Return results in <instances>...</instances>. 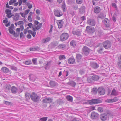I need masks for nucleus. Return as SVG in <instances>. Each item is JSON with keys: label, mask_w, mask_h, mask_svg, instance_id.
<instances>
[{"label": "nucleus", "mask_w": 121, "mask_h": 121, "mask_svg": "<svg viewBox=\"0 0 121 121\" xmlns=\"http://www.w3.org/2000/svg\"><path fill=\"white\" fill-rule=\"evenodd\" d=\"M31 98L32 100L35 102H37L39 101L40 97L37 94L34 92L32 93Z\"/></svg>", "instance_id": "nucleus-1"}, {"label": "nucleus", "mask_w": 121, "mask_h": 121, "mask_svg": "<svg viewBox=\"0 0 121 121\" xmlns=\"http://www.w3.org/2000/svg\"><path fill=\"white\" fill-rule=\"evenodd\" d=\"M103 45L105 49H107L111 47V43L110 41L107 40L103 43Z\"/></svg>", "instance_id": "nucleus-2"}, {"label": "nucleus", "mask_w": 121, "mask_h": 121, "mask_svg": "<svg viewBox=\"0 0 121 121\" xmlns=\"http://www.w3.org/2000/svg\"><path fill=\"white\" fill-rule=\"evenodd\" d=\"M69 37L68 34L66 33H63L60 35V39L61 41H63L66 40Z\"/></svg>", "instance_id": "nucleus-3"}, {"label": "nucleus", "mask_w": 121, "mask_h": 121, "mask_svg": "<svg viewBox=\"0 0 121 121\" xmlns=\"http://www.w3.org/2000/svg\"><path fill=\"white\" fill-rule=\"evenodd\" d=\"M82 50L85 55H87L90 52L91 50L87 47L84 46L82 48Z\"/></svg>", "instance_id": "nucleus-4"}, {"label": "nucleus", "mask_w": 121, "mask_h": 121, "mask_svg": "<svg viewBox=\"0 0 121 121\" xmlns=\"http://www.w3.org/2000/svg\"><path fill=\"white\" fill-rule=\"evenodd\" d=\"M95 30L94 28L91 26H87L86 27V31L89 33H92L95 31Z\"/></svg>", "instance_id": "nucleus-5"}, {"label": "nucleus", "mask_w": 121, "mask_h": 121, "mask_svg": "<svg viewBox=\"0 0 121 121\" xmlns=\"http://www.w3.org/2000/svg\"><path fill=\"white\" fill-rule=\"evenodd\" d=\"M89 104H94L101 103V101L99 100L93 99L88 101Z\"/></svg>", "instance_id": "nucleus-6"}, {"label": "nucleus", "mask_w": 121, "mask_h": 121, "mask_svg": "<svg viewBox=\"0 0 121 121\" xmlns=\"http://www.w3.org/2000/svg\"><path fill=\"white\" fill-rule=\"evenodd\" d=\"M107 115L105 113L101 114L100 115V119L102 121H103L106 120L107 119Z\"/></svg>", "instance_id": "nucleus-7"}, {"label": "nucleus", "mask_w": 121, "mask_h": 121, "mask_svg": "<svg viewBox=\"0 0 121 121\" xmlns=\"http://www.w3.org/2000/svg\"><path fill=\"white\" fill-rule=\"evenodd\" d=\"M56 22L59 28H60L62 27L64 23V21L62 20H57Z\"/></svg>", "instance_id": "nucleus-8"}, {"label": "nucleus", "mask_w": 121, "mask_h": 121, "mask_svg": "<svg viewBox=\"0 0 121 121\" xmlns=\"http://www.w3.org/2000/svg\"><path fill=\"white\" fill-rule=\"evenodd\" d=\"M38 60L39 61V63L40 64H42L43 62V61L44 60L43 59L41 58L40 57L38 58H34L32 59V61L33 63L34 64L36 63V61Z\"/></svg>", "instance_id": "nucleus-9"}, {"label": "nucleus", "mask_w": 121, "mask_h": 121, "mask_svg": "<svg viewBox=\"0 0 121 121\" xmlns=\"http://www.w3.org/2000/svg\"><path fill=\"white\" fill-rule=\"evenodd\" d=\"M99 93L101 95H104L105 93V89L103 88L99 87L98 89Z\"/></svg>", "instance_id": "nucleus-10"}, {"label": "nucleus", "mask_w": 121, "mask_h": 121, "mask_svg": "<svg viewBox=\"0 0 121 121\" xmlns=\"http://www.w3.org/2000/svg\"><path fill=\"white\" fill-rule=\"evenodd\" d=\"M55 15L58 17H60L63 15V13L60 10H56L54 11Z\"/></svg>", "instance_id": "nucleus-11"}, {"label": "nucleus", "mask_w": 121, "mask_h": 121, "mask_svg": "<svg viewBox=\"0 0 121 121\" xmlns=\"http://www.w3.org/2000/svg\"><path fill=\"white\" fill-rule=\"evenodd\" d=\"M72 33L74 35H76L79 36L80 35V32L78 29L74 28L72 32Z\"/></svg>", "instance_id": "nucleus-12"}, {"label": "nucleus", "mask_w": 121, "mask_h": 121, "mask_svg": "<svg viewBox=\"0 0 121 121\" xmlns=\"http://www.w3.org/2000/svg\"><path fill=\"white\" fill-rule=\"evenodd\" d=\"M76 59L78 62H81L83 60L82 56L79 54H77L76 56Z\"/></svg>", "instance_id": "nucleus-13"}, {"label": "nucleus", "mask_w": 121, "mask_h": 121, "mask_svg": "<svg viewBox=\"0 0 121 121\" xmlns=\"http://www.w3.org/2000/svg\"><path fill=\"white\" fill-rule=\"evenodd\" d=\"M99 114L95 112H92L91 114V117L93 119H95L97 118L98 117Z\"/></svg>", "instance_id": "nucleus-14"}, {"label": "nucleus", "mask_w": 121, "mask_h": 121, "mask_svg": "<svg viewBox=\"0 0 121 121\" xmlns=\"http://www.w3.org/2000/svg\"><path fill=\"white\" fill-rule=\"evenodd\" d=\"M52 99L50 98H46L43 100V103H49L52 102Z\"/></svg>", "instance_id": "nucleus-15"}, {"label": "nucleus", "mask_w": 121, "mask_h": 121, "mask_svg": "<svg viewBox=\"0 0 121 121\" xmlns=\"http://www.w3.org/2000/svg\"><path fill=\"white\" fill-rule=\"evenodd\" d=\"M104 21L106 27H108L110 26V23L108 19L105 18L104 19Z\"/></svg>", "instance_id": "nucleus-16"}, {"label": "nucleus", "mask_w": 121, "mask_h": 121, "mask_svg": "<svg viewBox=\"0 0 121 121\" xmlns=\"http://www.w3.org/2000/svg\"><path fill=\"white\" fill-rule=\"evenodd\" d=\"M11 90L12 93L15 94L17 92L18 89L16 87L13 86L11 87Z\"/></svg>", "instance_id": "nucleus-17"}, {"label": "nucleus", "mask_w": 121, "mask_h": 121, "mask_svg": "<svg viewBox=\"0 0 121 121\" xmlns=\"http://www.w3.org/2000/svg\"><path fill=\"white\" fill-rule=\"evenodd\" d=\"M68 63L70 64H73L75 62V60L73 58H70L68 60Z\"/></svg>", "instance_id": "nucleus-18"}, {"label": "nucleus", "mask_w": 121, "mask_h": 121, "mask_svg": "<svg viewBox=\"0 0 121 121\" xmlns=\"http://www.w3.org/2000/svg\"><path fill=\"white\" fill-rule=\"evenodd\" d=\"M87 23L89 25L92 26H94L95 25V22L93 19H89L87 21Z\"/></svg>", "instance_id": "nucleus-19"}, {"label": "nucleus", "mask_w": 121, "mask_h": 121, "mask_svg": "<svg viewBox=\"0 0 121 121\" xmlns=\"http://www.w3.org/2000/svg\"><path fill=\"white\" fill-rule=\"evenodd\" d=\"M90 65L94 69H97L99 67V65L97 64L94 62L91 63Z\"/></svg>", "instance_id": "nucleus-20"}, {"label": "nucleus", "mask_w": 121, "mask_h": 121, "mask_svg": "<svg viewBox=\"0 0 121 121\" xmlns=\"http://www.w3.org/2000/svg\"><path fill=\"white\" fill-rule=\"evenodd\" d=\"M100 9L99 7H96L94 8V12L96 13H98L100 12Z\"/></svg>", "instance_id": "nucleus-21"}, {"label": "nucleus", "mask_w": 121, "mask_h": 121, "mask_svg": "<svg viewBox=\"0 0 121 121\" xmlns=\"http://www.w3.org/2000/svg\"><path fill=\"white\" fill-rule=\"evenodd\" d=\"M49 84L51 87H54L56 86L57 84V83L55 82L52 81L49 82Z\"/></svg>", "instance_id": "nucleus-22"}, {"label": "nucleus", "mask_w": 121, "mask_h": 121, "mask_svg": "<svg viewBox=\"0 0 121 121\" xmlns=\"http://www.w3.org/2000/svg\"><path fill=\"white\" fill-rule=\"evenodd\" d=\"M30 79L32 81H34L36 79V77L33 74H30L29 76Z\"/></svg>", "instance_id": "nucleus-23"}, {"label": "nucleus", "mask_w": 121, "mask_h": 121, "mask_svg": "<svg viewBox=\"0 0 121 121\" xmlns=\"http://www.w3.org/2000/svg\"><path fill=\"white\" fill-rule=\"evenodd\" d=\"M51 63L52 62L51 61L47 62V64L45 66V69H47L49 68Z\"/></svg>", "instance_id": "nucleus-24"}, {"label": "nucleus", "mask_w": 121, "mask_h": 121, "mask_svg": "<svg viewBox=\"0 0 121 121\" xmlns=\"http://www.w3.org/2000/svg\"><path fill=\"white\" fill-rule=\"evenodd\" d=\"M2 71L4 73H7L9 71V69L6 67H3L1 69Z\"/></svg>", "instance_id": "nucleus-25"}, {"label": "nucleus", "mask_w": 121, "mask_h": 121, "mask_svg": "<svg viewBox=\"0 0 121 121\" xmlns=\"http://www.w3.org/2000/svg\"><path fill=\"white\" fill-rule=\"evenodd\" d=\"M118 92L115 89H113L112 91L111 95L116 96L118 95Z\"/></svg>", "instance_id": "nucleus-26"}, {"label": "nucleus", "mask_w": 121, "mask_h": 121, "mask_svg": "<svg viewBox=\"0 0 121 121\" xmlns=\"http://www.w3.org/2000/svg\"><path fill=\"white\" fill-rule=\"evenodd\" d=\"M24 22L23 21H20L18 22L17 24L18 25H21L20 26V27L21 29H22V30L23 29V27L22 25L24 24Z\"/></svg>", "instance_id": "nucleus-27"}, {"label": "nucleus", "mask_w": 121, "mask_h": 121, "mask_svg": "<svg viewBox=\"0 0 121 121\" xmlns=\"http://www.w3.org/2000/svg\"><path fill=\"white\" fill-rule=\"evenodd\" d=\"M87 81L89 83H91L92 82L94 81L92 76H91L88 77L87 79Z\"/></svg>", "instance_id": "nucleus-28"}, {"label": "nucleus", "mask_w": 121, "mask_h": 121, "mask_svg": "<svg viewBox=\"0 0 121 121\" xmlns=\"http://www.w3.org/2000/svg\"><path fill=\"white\" fill-rule=\"evenodd\" d=\"M92 77L94 81L98 80L99 79V76L97 75H93L92 76Z\"/></svg>", "instance_id": "nucleus-29"}, {"label": "nucleus", "mask_w": 121, "mask_h": 121, "mask_svg": "<svg viewBox=\"0 0 121 121\" xmlns=\"http://www.w3.org/2000/svg\"><path fill=\"white\" fill-rule=\"evenodd\" d=\"M19 18V15L18 14L16 13L13 17L14 20L15 21H17L18 20Z\"/></svg>", "instance_id": "nucleus-30"}, {"label": "nucleus", "mask_w": 121, "mask_h": 121, "mask_svg": "<svg viewBox=\"0 0 121 121\" xmlns=\"http://www.w3.org/2000/svg\"><path fill=\"white\" fill-rule=\"evenodd\" d=\"M50 40V38L49 37L47 38L43 39L42 40V42L43 43H47Z\"/></svg>", "instance_id": "nucleus-31"}, {"label": "nucleus", "mask_w": 121, "mask_h": 121, "mask_svg": "<svg viewBox=\"0 0 121 121\" xmlns=\"http://www.w3.org/2000/svg\"><path fill=\"white\" fill-rule=\"evenodd\" d=\"M66 98L69 101L72 102L73 101V97L69 95H67L66 96Z\"/></svg>", "instance_id": "nucleus-32"}, {"label": "nucleus", "mask_w": 121, "mask_h": 121, "mask_svg": "<svg viewBox=\"0 0 121 121\" xmlns=\"http://www.w3.org/2000/svg\"><path fill=\"white\" fill-rule=\"evenodd\" d=\"M69 83V85L73 87H75L76 85L75 82L73 81H70Z\"/></svg>", "instance_id": "nucleus-33"}, {"label": "nucleus", "mask_w": 121, "mask_h": 121, "mask_svg": "<svg viewBox=\"0 0 121 121\" xmlns=\"http://www.w3.org/2000/svg\"><path fill=\"white\" fill-rule=\"evenodd\" d=\"M103 49L104 48L102 46L100 47L99 48L97 52L100 53H101L103 52Z\"/></svg>", "instance_id": "nucleus-34"}, {"label": "nucleus", "mask_w": 121, "mask_h": 121, "mask_svg": "<svg viewBox=\"0 0 121 121\" xmlns=\"http://www.w3.org/2000/svg\"><path fill=\"white\" fill-rule=\"evenodd\" d=\"M26 97L27 99H30L31 97V94L28 93H26Z\"/></svg>", "instance_id": "nucleus-35"}, {"label": "nucleus", "mask_w": 121, "mask_h": 121, "mask_svg": "<svg viewBox=\"0 0 121 121\" xmlns=\"http://www.w3.org/2000/svg\"><path fill=\"white\" fill-rule=\"evenodd\" d=\"M11 87V86L10 84H8L5 86V88L7 90H9Z\"/></svg>", "instance_id": "nucleus-36"}, {"label": "nucleus", "mask_w": 121, "mask_h": 121, "mask_svg": "<svg viewBox=\"0 0 121 121\" xmlns=\"http://www.w3.org/2000/svg\"><path fill=\"white\" fill-rule=\"evenodd\" d=\"M28 33H31L33 36L34 37H35V35L36 33L35 32H32L31 30H29L28 32Z\"/></svg>", "instance_id": "nucleus-37"}, {"label": "nucleus", "mask_w": 121, "mask_h": 121, "mask_svg": "<svg viewBox=\"0 0 121 121\" xmlns=\"http://www.w3.org/2000/svg\"><path fill=\"white\" fill-rule=\"evenodd\" d=\"M85 9L84 8L82 7L80 8L79 11L81 13H82L85 12Z\"/></svg>", "instance_id": "nucleus-38"}, {"label": "nucleus", "mask_w": 121, "mask_h": 121, "mask_svg": "<svg viewBox=\"0 0 121 121\" xmlns=\"http://www.w3.org/2000/svg\"><path fill=\"white\" fill-rule=\"evenodd\" d=\"M9 32L11 34L14 35L15 33V32L13 31V30L12 29H9Z\"/></svg>", "instance_id": "nucleus-39"}, {"label": "nucleus", "mask_w": 121, "mask_h": 121, "mask_svg": "<svg viewBox=\"0 0 121 121\" xmlns=\"http://www.w3.org/2000/svg\"><path fill=\"white\" fill-rule=\"evenodd\" d=\"M111 100L112 103H113L117 101L118 100V99L117 97H115L113 99H111Z\"/></svg>", "instance_id": "nucleus-40"}, {"label": "nucleus", "mask_w": 121, "mask_h": 121, "mask_svg": "<svg viewBox=\"0 0 121 121\" xmlns=\"http://www.w3.org/2000/svg\"><path fill=\"white\" fill-rule=\"evenodd\" d=\"M24 64L27 65H30L31 64V61L30 60L26 61L25 62Z\"/></svg>", "instance_id": "nucleus-41"}, {"label": "nucleus", "mask_w": 121, "mask_h": 121, "mask_svg": "<svg viewBox=\"0 0 121 121\" xmlns=\"http://www.w3.org/2000/svg\"><path fill=\"white\" fill-rule=\"evenodd\" d=\"M65 57L64 55H61L59 56V59L60 60H62L65 59Z\"/></svg>", "instance_id": "nucleus-42"}, {"label": "nucleus", "mask_w": 121, "mask_h": 121, "mask_svg": "<svg viewBox=\"0 0 121 121\" xmlns=\"http://www.w3.org/2000/svg\"><path fill=\"white\" fill-rule=\"evenodd\" d=\"M70 44L72 46H76L75 42L74 40H72L71 41Z\"/></svg>", "instance_id": "nucleus-43"}, {"label": "nucleus", "mask_w": 121, "mask_h": 121, "mask_svg": "<svg viewBox=\"0 0 121 121\" xmlns=\"http://www.w3.org/2000/svg\"><path fill=\"white\" fill-rule=\"evenodd\" d=\"M42 26V24L41 23H40L36 27V28L37 30H39L40 29Z\"/></svg>", "instance_id": "nucleus-44"}, {"label": "nucleus", "mask_w": 121, "mask_h": 121, "mask_svg": "<svg viewBox=\"0 0 121 121\" xmlns=\"http://www.w3.org/2000/svg\"><path fill=\"white\" fill-rule=\"evenodd\" d=\"M65 47V46L64 45L60 44L58 46V48L60 49H62L63 50V48Z\"/></svg>", "instance_id": "nucleus-45"}, {"label": "nucleus", "mask_w": 121, "mask_h": 121, "mask_svg": "<svg viewBox=\"0 0 121 121\" xmlns=\"http://www.w3.org/2000/svg\"><path fill=\"white\" fill-rule=\"evenodd\" d=\"M97 110L99 112H103V109L102 108L99 107L98 108Z\"/></svg>", "instance_id": "nucleus-46"}, {"label": "nucleus", "mask_w": 121, "mask_h": 121, "mask_svg": "<svg viewBox=\"0 0 121 121\" xmlns=\"http://www.w3.org/2000/svg\"><path fill=\"white\" fill-rule=\"evenodd\" d=\"M16 1V0H11L9 2V5L12 4L13 3H15Z\"/></svg>", "instance_id": "nucleus-47"}, {"label": "nucleus", "mask_w": 121, "mask_h": 121, "mask_svg": "<svg viewBox=\"0 0 121 121\" xmlns=\"http://www.w3.org/2000/svg\"><path fill=\"white\" fill-rule=\"evenodd\" d=\"M48 117H43L42 118L40 119L41 121H46Z\"/></svg>", "instance_id": "nucleus-48"}, {"label": "nucleus", "mask_w": 121, "mask_h": 121, "mask_svg": "<svg viewBox=\"0 0 121 121\" xmlns=\"http://www.w3.org/2000/svg\"><path fill=\"white\" fill-rule=\"evenodd\" d=\"M27 5L28 8L29 9L31 8L32 7V4L29 3H28L27 4Z\"/></svg>", "instance_id": "nucleus-49"}, {"label": "nucleus", "mask_w": 121, "mask_h": 121, "mask_svg": "<svg viewBox=\"0 0 121 121\" xmlns=\"http://www.w3.org/2000/svg\"><path fill=\"white\" fill-rule=\"evenodd\" d=\"M4 103L6 105H11L12 104V103L5 101H4Z\"/></svg>", "instance_id": "nucleus-50"}, {"label": "nucleus", "mask_w": 121, "mask_h": 121, "mask_svg": "<svg viewBox=\"0 0 121 121\" xmlns=\"http://www.w3.org/2000/svg\"><path fill=\"white\" fill-rule=\"evenodd\" d=\"M117 65L119 68L121 69V61H119L117 63Z\"/></svg>", "instance_id": "nucleus-51"}, {"label": "nucleus", "mask_w": 121, "mask_h": 121, "mask_svg": "<svg viewBox=\"0 0 121 121\" xmlns=\"http://www.w3.org/2000/svg\"><path fill=\"white\" fill-rule=\"evenodd\" d=\"M91 111L94 110L95 109V106H92L89 107Z\"/></svg>", "instance_id": "nucleus-52"}, {"label": "nucleus", "mask_w": 121, "mask_h": 121, "mask_svg": "<svg viewBox=\"0 0 121 121\" xmlns=\"http://www.w3.org/2000/svg\"><path fill=\"white\" fill-rule=\"evenodd\" d=\"M5 12L7 14L11 13V11L10 10L8 9H6L5 10Z\"/></svg>", "instance_id": "nucleus-53"}, {"label": "nucleus", "mask_w": 121, "mask_h": 121, "mask_svg": "<svg viewBox=\"0 0 121 121\" xmlns=\"http://www.w3.org/2000/svg\"><path fill=\"white\" fill-rule=\"evenodd\" d=\"M76 2L78 4H81L82 2V0H76Z\"/></svg>", "instance_id": "nucleus-54"}, {"label": "nucleus", "mask_w": 121, "mask_h": 121, "mask_svg": "<svg viewBox=\"0 0 121 121\" xmlns=\"http://www.w3.org/2000/svg\"><path fill=\"white\" fill-rule=\"evenodd\" d=\"M20 14L23 17H26V15L24 13H20Z\"/></svg>", "instance_id": "nucleus-55"}, {"label": "nucleus", "mask_w": 121, "mask_h": 121, "mask_svg": "<svg viewBox=\"0 0 121 121\" xmlns=\"http://www.w3.org/2000/svg\"><path fill=\"white\" fill-rule=\"evenodd\" d=\"M18 3L19 4V5L20 6L22 4V0H18Z\"/></svg>", "instance_id": "nucleus-56"}, {"label": "nucleus", "mask_w": 121, "mask_h": 121, "mask_svg": "<svg viewBox=\"0 0 121 121\" xmlns=\"http://www.w3.org/2000/svg\"><path fill=\"white\" fill-rule=\"evenodd\" d=\"M7 17H8L10 18L12 16L11 15V13H10L9 14H7Z\"/></svg>", "instance_id": "nucleus-57"}, {"label": "nucleus", "mask_w": 121, "mask_h": 121, "mask_svg": "<svg viewBox=\"0 0 121 121\" xmlns=\"http://www.w3.org/2000/svg\"><path fill=\"white\" fill-rule=\"evenodd\" d=\"M30 10V9H28L27 10H26L25 11V13L26 15H27L29 12Z\"/></svg>", "instance_id": "nucleus-58"}, {"label": "nucleus", "mask_w": 121, "mask_h": 121, "mask_svg": "<svg viewBox=\"0 0 121 121\" xmlns=\"http://www.w3.org/2000/svg\"><path fill=\"white\" fill-rule=\"evenodd\" d=\"M36 49V48H31L30 49V50L31 51H35Z\"/></svg>", "instance_id": "nucleus-59"}, {"label": "nucleus", "mask_w": 121, "mask_h": 121, "mask_svg": "<svg viewBox=\"0 0 121 121\" xmlns=\"http://www.w3.org/2000/svg\"><path fill=\"white\" fill-rule=\"evenodd\" d=\"M105 101L107 103H112L111 99H108L106 100Z\"/></svg>", "instance_id": "nucleus-60"}, {"label": "nucleus", "mask_w": 121, "mask_h": 121, "mask_svg": "<svg viewBox=\"0 0 121 121\" xmlns=\"http://www.w3.org/2000/svg\"><path fill=\"white\" fill-rule=\"evenodd\" d=\"M3 23H6L8 22L7 19L6 18H5V19L3 21Z\"/></svg>", "instance_id": "nucleus-61"}, {"label": "nucleus", "mask_w": 121, "mask_h": 121, "mask_svg": "<svg viewBox=\"0 0 121 121\" xmlns=\"http://www.w3.org/2000/svg\"><path fill=\"white\" fill-rule=\"evenodd\" d=\"M76 80L77 81V82H79V81H82V80L80 78H78L76 79Z\"/></svg>", "instance_id": "nucleus-62"}, {"label": "nucleus", "mask_w": 121, "mask_h": 121, "mask_svg": "<svg viewBox=\"0 0 121 121\" xmlns=\"http://www.w3.org/2000/svg\"><path fill=\"white\" fill-rule=\"evenodd\" d=\"M28 20L30 22H31L32 21V19L31 17L29 16L28 17Z\"/></svg>", "instance_id": "nucleus-63"}, {"label": "nucleus", "mask_w": 121, "mask_h": 121, "mask_svg": "<svg viewBox=\"0 0 121 121\" xmlns=\"http://www.w3.org/2000/svg\"><path fill=\"white\" fill-rule=\"evenodd\" d=\"M36 12L37 14H40V11L38 9H37L36 10Z\"/></svg>", "instance_id": "nucleus-64"}]
</instances>
